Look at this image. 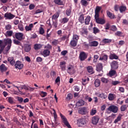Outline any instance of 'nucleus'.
<instances>
[{
  "label": "nucleus",
  "instance_id": "45",
  "mask_svg": "<svg viewBox=\"0 0 128 128\" xmlns=\"http://www.w3.org/2000/svg\"><path fill=\"white\" fill-rule=\"evenodd\" d=\"M98 96L99 98H102V100H104L108 98V96L106 94H104V93L100 94Z\"/></svg>",
  "mask_w": 128,
  "mask_h": 128
},
{
  "label": "nucleus",
  "instance_id": "54",
  "mask_svg": "<svg viewBox=\"0 0 128 128\" xmlns=\"http://www.w3.org/2000/svg\"><path fill=\"white\" fill-rule=\"evenodd\" d=\"M110 30L112 32H116V30H118V28H116V26L112 25L110 27Z\"/></svg>",
  "mask_w": 128,
  "mask_h": 128
},
{
  "label": "nucleus",
  "instance_id": "6",
  "mask_svg": "<svg viewBox=\"0 0 128 128\" xmlns=\"http://www.w3.org/2000/svg\"><path fill=\"white\" fill-rule=\"evenodd\" d=\"M94 18L96 24H106V20L102 18H100V16H94Z\"/></svg>",
  "mask_w": 128,
  "mask_h": 128
},
{
  "label": "nucleus",
  "instance_id": "12",
  "mask_svg": "<svg viewBox=\"0 0 128 128\" xmlns=\"http://www.w3.org/2000/svg\"><path fill=\"white\" fill-rule=\"evenodd\" d=\"M86 106V103L82 99L78 100L76 103V106Z\"/></svg>",
  "mask_w": 128,
  "mask_h": 128
},
{
  "label": "nucleus",
  "instance_id": "8",
  "mask_svg": "<svg viewBox=\"0 0 128 128\" xmlns=\"http://www.w3.org/2000/svg\"><path fill=\"white\" fill-rule=\"evenodd\" d=\"M12 39L9 38V39H7L6 40V44H7L8 45L6 46V52L8 54V50H10V48H12Z\"/></svg>",
  "mask_w": 128,
  "mask_h": 128
},
{
  "label": "nucleus",
  "instance_id": "26",
  "mask_svg": "<svg viewBox=\"0 0 128 128\" xmlns=\"http://www.w3.org/2000/svg\"><path fill=\"white\" fill-rule=\"evenodd\" d=\"M58 16H60V13L58 12H56L52 16V20H58Z\"/></svg>",
  "mask_w": 128,
  "mask_h": 128
},
{
  "label": "nucleus",
  "instance_id": "10",
  "mask_svg": "<svg viewBox=\"0 0 128 128\" xmlns=\"http://www.w3.org/2000/svg\"><path fill=\"white\" fill-rule=\"evenodd\" d=\"M15 37L18 40H24V34L22 32H16Z\"/></svg>",
  "mask_w": 128,
  "mask_h": 128
},
{
  "label": "nucleus",
  "instance_id": "11",
  "mask_svg": "<svg viewBox=\"0 0 128 128\" xmlns=\"http://www.w3.org/2000/svg\"><path fill=\"white\" fill-rule=\"evenodd\" d=\"M14 66L15 68L22 70V68H24V64L20 61H17L14 64Z\"/></svg>",
  "mask_w": 128,
  "mask_h": 128
},
{
  "label": "nucleus",
  "instance_id": "20",
  "mask_svg": "<svg viewBox=\"0 0 128 128\" xmlns=\"http://www.w3.org/2000/svg\"><path fill=\"white\" fill-rule=\"evenodd\" d=\"M96 70L97 72H102V63H98L96 66Z\"/></svg>",
  "mask_w": 128,
  "mask_h": 128
},
{
  "label": "nucleus",
  "instance_id": "9",
  "mask_svg": "<svg viewBox=\"0 0 128 128\" xmlns=\"http://www.w3.org/2000/svg\"><path fill=\"white\" fill-rule=\"evenodd\" d=\"M78 20L79 22H80L81 24H84V14H82V12H80L78 14Z\"/></svg>",
  "mask_w": 128,
  "mask_h": 128
},
{
  "label": "nucleus",
  "instance_id": "42",
  "mask_svg": "<svg viewBox=\"0 0 128 128\" xmlns=\"http://www.w3.org/2000/svg\"><path fill=\"white\" fill-rule=\"evenodd\" d=\"M70 44L72 46H76V45L78 44V42L72 40L70 42Z\"/></svg>",
  "mask_w": 128,
  "mask_h": 128
},
{
  "label": "nucleus",
  "instance_id": "2",
  "mask_svg": "<svg viewBox=\"0 0 128 128\" xmlns=\"http://www.w3.org/2000/svg\"><path fill=\"white\" fill-rule=\"evenodd\" d=\"M60 116L65 126H67L68 128H72V126H70V123L68 122V121L66 118L64 116H63L62 113L60 114Z\"/></svg>",
  "mask_w": 128,
  "mask_h": 128
},
{
  "label": "nucleus",
  "instance_id": "17",
  "mask_svg": "<svg viewBox=\"0 0 128 128\" xmlns=\"http://www.w3.org/2000/svg\"><path fill=\"white\" fill-rule=\"evenodd\" d=\"M32 50V45L30 44H24V50L26 52H30Z\"/></svg>",
  "mask_w": 128,
  "mask_h": 128
},
{
  "label": "nucleus",
  "instance_id": "32",
  "mask_svg": "<svg viewBox=\"0 0 128 128\" xmlns=\"http://www.w3.org/2000/svg\"><path fill=\"white\" fill-rule=\"evenodd\" d=\"M87 70L88 72H90V74H94V68H92V66H88L87 67Z\"/></svg>",
  "mask_w": 128,
  "mask_h": 128
},
{
  "label": "nucleus",
  "instance_id": "59",
  "mask_svg": "<svg viewBox=\"0 0 128 128\" xmlns=\"http://www.w3.org/2000/svg\"><path fill=\"white\" fill-rule=\"evenodd\" d=\"M52 25L55 28H58V20H55V22L52 20Z\"/></svg>",
  "mask_w": 128,
  "mask_h": 128
},
{
  "label": "nucleus",
  "instance_id": "43",
  "mask_svg": "<svg viewBox=\"0 0 128 128\" xmlns=\"http://www.w3.org/2000/svg\"><path fill=\"white\" fill-rule=\"evenodd\" d=\"M78 122H79V124H82V126H84V124H86V120H84V118H80L78 120Z\"/></svg>",
  "mask_w": 128,
  "mask_h": 128
},
{
  "label": "nucleus",
  "instance_id": "61",
  "mask_svg": "<svg viewBox=\"0 0 128 128\" xmlns=\"http://www.w3.org/2000/svg\"><path fill=\"white\" fill-rule=\"evenodd\" d=\"M6 30H10L12 28V25L8 24L5 26Z\"/></svg>",
  "mask_w": 128,
  "mask_h": 128
},
{
  "label": "nucleus",
  "instance_id": "13",
  "mask_svg": "<svg viewBox=\"0 0 128 128\" xmlns=\"http://www.w3.org/2000/svg\"><path fill=\"white\" fill-rule=\"evenodd\" d=\"M98 120H100V116H94L92 118V124H98Z\"/></svg>",
  "mask_w": 128,
  "mask_h": 128
},
{
  "label": "nucleus",
  "instance_id": "60",
  "mask_svg": "<svg viewBox=\"0 0 128 128\" xmlns=\"http://www.w3.org/2000/svg\"><path fill=\"white\" fill-rule=\"evenodd\" d=\"M96 114V110L92 109L90 112V114L91 116H94V114Z\"/></svg>",
  "mask_w": 128,
  "mask_h": 128
},
{
  "label": "nucleus",
  "instance_id": "56",
  "mask_svg": "<svg viewBox=\"0 0 128 128\" xmlns=\"http://www.w3.org/2000/svg\"><path fill=\"white\" fill-rule=\"evenodd\" d=\"M94 33L96 34H98V32H100V30L98 28L96 27H94L93 28Z\"/></svg>",
  "mask_w": 128,
  "mask_h": 128
},
{
  "label": "nucleus",
  "instance_id": "50",
  "mask_svg": "<svg viewBox=\"0 0 128 128\" xmlns=\"http://www.w3.org/2000/svg\"><path fill=\"white\" fill-rule=\"evenodd\" d=\"M13 42L14 44H16L17 46H20V44H22V43L19 40H16V39L13 40Z\"/></svg>",
  "mask_w": 128,
  "mask_h": 128
},
{
  "label": "nucleus",
  "instance_id": "22",
  "mask_svg": "<svg viewBox=\"0 0 128 128\" xmlns=\"http://www.w3.org/2000/svg\"><path fill=\"white\" fill-rule=\"evenodd\" d=\"M80 33L82 34H86V36H88V28H81Z\"/></svg>",
  "mask_w": 128,
  "mask_h": 128
},
{
  "label": "nucleus",
  "instance_id": "52",
  "mask_svg": "<svg viewBox=\"0 0 128 128\" xmlns=\"http://www.w3.org/2000/svg\"><path fill=\"white\" fill-rule=\"evenodd\" d=\"M22 90H30V88L28 86L24 85L22 86Z\"/></svg>",
  "mask_w": 128,
  "mask_h": 128
},
{
  "label": "nucleus",
  "instance_id": "7",
  "mask_svg": "<svg viewBox=\"0 0 128 128\" xmlns=\"http://www.w3.org/2000/svg\"><path fill=\"white\" fill-rule=\"evenodd\" d=\"M110 66L112 70H118V62L113 60L110 64Z\"/></svg>",
  "mask_w": 128,
  "mask_h": 128
},
{
  "label": "nucleus",
  "instance_id": "38",
  "mask_svg": "<svg viewBox=\"0 0 128 128\" xmlns=\"http://www.w3.org/2000/svg\"><path fill=\"white\" fill-rule=\"evenodd\" d=\"M112 40L108 38H104L102 40V42L104 44H110L112 42Z\"/></svg>",
  "mask_w": 128,
  "mask_h": 128
},
{
  "label": "nucleus",
  "instance_id": "29",
  "mask_svg": "<svg viewBox=\"0 0 128 128\" xmlns=\"http://www.w3.org/2000/svg\"><path fill=\"white\" fill-rule=\"evenodd\" d=\"M90 16H87L85 18V22L84 21L85 24L88 25L90 24Z\"/></svg>",
  "mask_w": 128,
  "mask_h": 128
},
{
  "label": "nucleus",
  "instance_id": "40",
  "mask_svg": "<svg viewBox=\"0 0 128 128\" xmlns=\"http://www.w3.org/2000/svg\"><path fill=\"white\" fill-rule=\"evenodd\" d=\"M119 10L120 11V12H124L126 10V6H120Z\"/></svg>",
  "mask_w": 128,
  "mask_h": 128
},
{
  "label": "nucleus",
  "instance_id": "24",
  "mask_svg": "<svg viewBox=\"0 0 128 128\" xmlns=\"http://www.w3.org/2000/svg\"><path fill=\"white\" fill-rule=\"evenodd\" d=\"M109 58L110 60H118V56H116V54H110Z\"/></svg>",
  "mask_w": 128,
  "mask_h": 128
},
{
  "label": "nucleus",
  "instance_id": "51",
  "mask_svg": "<svg viewBox=\"0 0 128 128\" xmlns=\"http://www.w3.org/2000/svg\"><path fill=\"white\" fill-rule=\"evenodd\" d=\"M101 82H102L103 84H108V82L110 81L108 80V78H102Z\"/></svg>",
  "mask_w": 128,
  "mask_h": 128
},
{
  "label": "nucleus",
  "instance_id": "25",
  "mask_svg": "<svg viewBox=\"0 0 128 128\" xmlns=\"http://www.w3.org/2000/svg\"><path fill=\"white\" fill-rule=\"evenodd\" d=\"M54 4H58V6H64V2L62 0H54Z\"/></svg>",
  "mask_w": 128,
  "mask_h": 128
},
{
  "label": "nucleus",
  "instance_id": "23",
  "mask_svg": "<svg viewBox=\"0 0 128 128\" xmlns=\"http://www.w3.org/2000/svg\"><path fill=\"white\" fill-rule=\"evenodd\" d=\"M7 70H8V68L6 66V65H4V64H2L0 66V70L1 72H6Z\"/></svg>",
  "mask_w": 128,
  "mask_h": 128
},
{
  "label": "nucleus",
  "instance_id": "31",
  "mask_svg": "<svg viewBox=\"0 0 128 128\" xmlns=\"http://www.w3.org/2000/svg\"><path fill=\"white\" fill-rule=\"evenodd\" d=\"M60 66L62 70H66V62H60Z\"/></svg>",
  "mask_w": 128,
  "mask_h": 128
},
{
  "label": "nucleus",
  "instance_id": "58",
  "mask_svg": "<svg viewBox=\"0 0 128 128\" xmlns=\"http://www.w3.org/2000/svg\"><path fill=\"white\" fill-rule=\"evenodd\" d=\"M120 84V81H112V86H116V84Z\"/></svg>",
  "mask_w": 128,
  "mask_h": 128
},
{
  "label": "nucleus",
  "instance_id": "33",
  "mask_svg": "<svg viewBox=\"0 0 128 128\" xmlns=\"http://www.w3.org/2000/svg\"><path fill=\"white\" fill-rule=\"evenodd\" d=\"M68 20H70V18H68L67 17H64L62 18L61 24H67V22H68Z\"/></svg>",
  "mask_w": 128,
  "mask_h": 128
},
{
  "label": "nucleus",
  "instance_id": "44",
  "mask_svg": "<svg viewBox=\"0 0 128 128\" xmlns=\"http://www.w3.org/2000/svg\"><path fill=\"white\" fill-rule=\"evenodd\" d=\"M120 120H122V116H120V114L116 118V119L114 122V124H117V122H120Z\"/></svg>",
  "mask_w": 128,
  "mask_h": 128
},
{
  "label": "nucleus",
  "instance_id": "27",
  "mask_svg": "<svg viewBox=\"0 0 128 128\" xmlns=\"http://www.w3.org/2000/svg\"><path fill=\"white\" fill-rule=\"evenodd\" d=\"M32 28H34V24H30L28 26H26L25 30L26 32H30V30H32Z\"/></svg>",
  "mask_w": 128,
  "mask_h": 128
},
{
  "label": "nucleus",
  "instance_id": "1",
  "mask_svg": "<svg viewBox=\"0 0 128 128\" xmlns=\"http://www.w3.org/2000/svg\"><path fill=\"white\" fill-rule=\"evenodd\" d=\"M78 112L82 116H86V114H88V112H90V110L88 107H82L78 110Z\"/></svg>",
  "mask_w": 128,
  "mask_h": 128
},
{
  "label": "nucleus",
  "instance_id": "64",
  "mask_svg": "<svg viewBox=\"0 0 128 128\" xmlns=\"http://www.w3.org/2000/svg\"><path fill=\"white\" fill-rule=\"evenodd\" d=\"M114 10L115 12H118V10H120V6L118 4L114 5Z\"/></svg>",
  "mask_w": 128,
  "mask_h": 128
},
{
  "label": "nucleus",
  "instance_id": "63",
  "mask_svg": "<svg viewBox=\"0 0 128 128\" xmlns=\"http://www.w3.org/2000/svg\"><path fill=\"white\" fill-rule=\"evenodd\" d=\"M40 34H44V30L42 27H40Z\"/></svg>",
  "mask_w": 128,
  "mask_h": 128
},
{
  "label": "nucleus",
  "instance_id": "48",
  "mask_svg": "<svg viewBox=\"0 0 128 128\" xmlns=\"http://www.w3.org/2000/svg\"><path fill=\"white\" fill-rule=\"evenodd\" d=\"M81 4L84 6H88V1H86V0H82Z\"/></svg>",
  "mask_w": 128,
  "mask_h": 128
},
{
  "label": "nucleus",
  "instance_id": "16",
  "mask_svg": "<svg viewBox=\"0 0 128 128\" xmlns=\"http://www.w3.org/2000/svg\"><path fill=\"white\" fill-rule=\"evenodd\" d=\"M4 18H6L8 20H12L14 18V15L12 14V13H6L4 15Z\"/></svg>",
  "mask_w": 128,
  "mask_h": 128
},
{
  "label": "nucleus",
  "instance_id": "5",
  "mask_svg": "<svg viewBox=\"0 0 128 128\" xmlns=\"http://www.w3.org/2000/svg\"><path fill=\"white\" fill-rule=\"evenodd\" d=\"M67 68V72L69 74H76V70H74L72 65L70 64Z\"/></svg>",
  "mask_w": 128,
  "mask_h": 128
},
{
  "label": "nucleus",
  "instance_id": "28",
  "mask_svg": "<svg viewBox=\"0 0 128 128\" xmlns=\"http://www.w3.org/2000/svg\"><path fill=\"white\" fill-rule=\"evenodd\" d=\"M6 100H7V102H9V104H14V99L12 97H11V96L7 97L6 98Z\"/></svg>",
  "mask_w": 128,
  "mask_h": 128
},
{
  "label": "nucleus",
  "instance_id": "46",
  "mask_svg": "<svg viewBox=\"0 0 128 128\" xmlns=\"http://www.w3.org/2000/svg\"><path fill=\"white\" fill-rule=\"evenodd\" d=\"M108 99L109 100H114V94H110L108 96Z\"/></svg>",
  "mask_w": 128,
  "mask_h": 128
},
{
  "label": "nucleus",
  "instance_id": "57",
  "mask_svg": "<svg viewBox=\"0 0 128 128\" xmlns=\"http://www.w3.org/2000/svg\"><path fill=\"white\" fill-rule=\"evenodd\" d=\"M52 46H56V44H58V40H54L52 42Z\"/></svg>",
  "mask_w": 128,
  "mask_h": 128
},
{
  "label": "nucleus",
  "instance_id": "37",
  "mask_svg": "<svg viewBox=\"0 0 128 128\" xmlns=\"http://www.w3.org/2000/svg\"><path fill=\"white\" fill-rule=\"evenodd\" d=\"M66 14L67 16H70L72 14V8H67L66 10Z\"/></svg>",
  "mask_w": 128,
  "mask_h": 128
},
{
  "label": "nucleus",
  "instance_id": "36",
  "mask_svg": "<svg viewBox=\"0 0 128 128\" xmlns=\"http://www.w3.org/2000/svg\"><path fill=\"white\" fill-rule=\"evenodd\" d=\"M94 84L96 88H98L100 86V80L98 79H96L94 81Z\"/></svg>",
  "mask_w": 128,
  "mask_h": 128
},
{
  "label": "nucleus",
  "instance_id": "15",
  "mask_svg": "<svg viewBox=\"0 0 128 128\" xmlns=\"http://www.w3.org/2000/svg\"><path fill=\"white\" fill-rule=\"evenodd\" d=\"M89 46H98V42L97 41H91L89 40Z\"/></svg>",
  "mask_w": 128,
  "mask_h": 128
},
{
  "label": "nucleus",
  "instance_id": "47",
  "mask_svg": "<svg viewBox=\"0 0 128 128\" xmlns=\"http://www.w3.org/2000/svg\"><path fill=\"white\" fill-rule=\"evenodd\" d=\"M34 50H40L42 48V45L40 44H35L34 46Z\"/></svg>",
  "mask_w": 128,
  "mask_h": 128
},
{
  "label": "nucleus",
  "instance_id": "39",
  "mask_svg": "<svg viewBox=\"0 0 128 128\" xmlns=\"http://www.w3.org/2000/svg\"><path fill=\"white\" fill-rule=\"evenodd\" d=\"M54 110V122L55 124H58V122H56L57 120H58V114H56V110H54V109L53 110Z\"/></svg>",
  "mask_w": 128,
  "mask_h": 128
},
{
  "label": "nucleus",
  "instance_id": "14",
  "mask_svg": "<svg viewBox=\"0 0 128 128\" xmlns=\"http://www.w3.org/2000/svg\"><path fill=\"white\" fill-rule=\"evenodd\" d=\"M102 10V6H96L95 9L94 16H100V12Z\"/></svg>",
  "mask_w": 128,
  "mask_h": 128
},
{
  "label": "nucleus",
  "instance_id": "62",
  "mask_svg": "<svg viewBox=\"0 0 128 128\" xmlns=\"http://www.w3.org/2000/svg\"><path fill=\"white\" fill-rule=\"evenodd\" d=\"M52 45L50 44H48L46 46H44L45 48H46L47 50H52Z\"/></svg>",
  "mask_w": 128,
  "mask_h": 128
},
{
  "label": "nucleus",
  "instance_id": "18",
  "mask_svg": "<svg viewBox=\"0 0 128 128\" xmlns=\"http://www.w3.org/2000/svg\"><path fill=\"white\" fill-rule=\"evenodd\" d=\"M106 14L108 16L111 20H114V18H116V16H114V14L110 12L107 10Z\"/></svg>",
  "mask_w": 128,
  "mask_h": 128
},
{
  "label": "nucleus",
  "instance_id": "49",
  "mask_svg": "<svg viewBox=\"0 0 128 128\" xmlns=\"http://www.w3.org/2000/svg\"><path fill=\"white\" fill-rule=\"evenodd\" d=\"M126 108H128V106H126V105H122L120 108V110L121 112L126 111Z\"/></svg>",
  "mask_w": 128,
  "mask_h": 128
},
{
  "label": "nucleus",
  "instance_id": "19",
  "mask_svg": "<svg viewBox=\"0 0 128 128\" xmlns=\"http://www.w3.org/2000/svg\"><path fill=\"white\" fill-rule=\"evenodd\" d=\"M6 48V44H2V40H0V54Z\"/></svg>",
  "mask_w": 128,
  "mask_h": 128
},
{
  "label": "nucleus",
  "instance_id": "21",
  "mask_svg": "<svg viewBox=\"0 0 128 128\" xmlns=\"http://www.w3.org/2000/svg\"><path fill=\"white\" fill-rule=\"evenodd\" d=\"M8 60L10 62V64H11V66H14L16 64V61L14 60V57L8 58Z\"/></svg>",
  "mask_w": 128,
  "mask_h": 128
},
{
  "label": "nucleus",
  "instance_id": "30",
  "mask_svg": "<svg viewBox=\"0 0 128 128\" xmlns=\"http://www.w3.org/2000/svg\"><path fill=\"white\" fill-rule=\"evenodd\" d=\"M50 54V51L48 50H45L43 52V54L44 56H48Z\"/></svg>",
  "mask_w": 128,
  "mask_h": 128
},
{
  "label": "nucleus",
  "instance_id": "53",
  "mask_svg": "<svg viewBox=\"0 0 128 128\" xmlns=\"http://www.w3.org/2000/svg\"><path fill=\"white\" fill-rule=\"evenodd\" d=\"M6 34L7 36H12L13 32L12 30H8L7 31Z\"/></svg>",
  "mask_w": 128,
  "mask_h": 128
},
{
  "label": "nucleus",
  "instance_id": "34",
  "mask_svg": "<svg viewBox=\"0 0 128 128\" xmlns=\"http://www.w3.org/2000/svg\"><path fill=\"white\" fill-rule=\"evenodd\" d=\"M108 58V55L104 54L102 56H100L99 60H104V62H107Z\"/></svg>",
  "mask_w": 128,
  "mask_h": 128
},
{
  "label": "nucleus",
  "instance_id": "35",
  "mask_svg": "<svg viewBox=\"0 0 128 128\" xmlns=\"http://www.w3.org/2000/svg\"><path fill=\"white\" fill-rule=\"evenodd\" d=\"M116 74V71L115 70H111L109 72L108 76H110V78H112V76H115Z\"/></svg>",
  "mask_w": 128,
  "mask_h": 128
},
{
  "label": "nucleus",
  "instance_id": "3",
  "mask_svg": "<svg viewBox=\"0 0 128 128\" xmlns=\"http://www.w3.org/2000/svg\"><path fill=\"white\" fill-rule=\"evenodd\" d=\"M108 110L110 112H112L114 114H116V112H118V107L114 105H111L108 108Z\"/></svg>",
  "mask_w": 128,
  "mask_h": 128
},
{
  "label": "nucleus",
  "instance_id": "55",
  "mask_svg": "<svg viewBox=\"0 0 128 128\" xmlns=\"http://www.w3.org/2000/svg\"><path fill=\"white\" fill-rule=\"evenodd\" d=\"M40 94L42 98H44V97L46 96H48V93H46V92H44V91H42L40 93Z\"/></svg>",
  "mask_w": 128,
  "mask_h": 128
},
{
  "label": "nucleus",
  "instance_id": "41",
  "mask_svg": "<svg viewBox=\"0 0 128 128\" xmlns=\"http://www.w3.org/2000/svg\"><path fill=\"white\" fill-rule=\"evenodd\" d=\"M72 40H75L76 42H78V40H80V36L76 34H74L73 35Z\"/></svg>",
  "mask_w": 128,
  "mask_h": 128
},
{
  "label": "nucleus",
  "instance_id": "4",
  "mask_svg": "<svg viewBox=\"0 0 128 128\" xmlns=\"http://www.w3.org/2000/svg\"><path fill=\"white\" fill-rule=\"evenodd\" d=\"M86 58H88V54L84 52H80L79 55V59L80 62H84L86 60Z\"/></svg>",
  "mask_w": 128,
  "mask_h": 128
}]
</instances>
